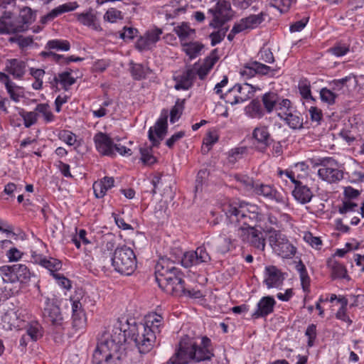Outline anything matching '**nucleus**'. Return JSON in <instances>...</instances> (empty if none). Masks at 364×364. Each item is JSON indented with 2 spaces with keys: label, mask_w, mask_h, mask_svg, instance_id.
Here are the masks:
<instances>
[{
  "label": "nucleus",
  "mask_w": 364,
  "mask_h": 364,
  "mask_svg": "<svg viewBox=\"0 0 364 364\" xmlns=\"http://www.w3.org/2000/svg\"><path fill=\"white\" fill-rule=\"evenodd\" d=\"M163 323V317L157 314L149 316L144 323L135 321V326H132L131 333L138 335L141 338L140 348L145 353H149L154 346L156 336L161 333V327Z\"/></svg>",
  "instance_id": "obj_4"
},
{
  "label": "nucleus",
  "mask_w": 364,
  "mask_h": 364,
  "mask_svg": "<svg viewBox=\"0 0 364 364\" xmlns=\"http://www.w3.org/2000/svg\"><path fill=\"white\" fill-rule=\"evenodd\" d=\"M123 30L124 31L119 33V37L124 41L134 39L138 33V30L136 28L132 27L127 28V26H124Z\"/></svg>",
  "instance_id": "obj_64"
},
{
  "label": "nucleus",
  "mask_w": 364,
  "mask_h": 364,
  "mask_svg": "<svg viewBox=\"0 0 364 364\" xmlns=\"http://www.w3.org/2000/svg\"><path fill=\"white\" fill-rule=\"evenodd\" d=\"M36 262L50 271L52 276L53 274H56L55 272L62 268L61 261L53 257L47 259L46 257L39 256L36 259Z\"/></svg>",
  "instance_id": "obj_33"
},
{
  "label": "nucleus",
  "mask_w": 364,
  "mask_h": 364,
  "mask_svg": "<svg viewBox=\"0 0 364 364\" xmlns=\"http://www.w3.org/2000/svg\"><path fill=\"white\" fill-rule=\"evenodd\" d=\"M58 138L69 146H73L76 142V135L70 131L62 130L58 134Z\"/></svg>",
  "instance_id": "obj_57"
},
{
  "label": "nucleus",
  "mask_w": 364,
  "mask_h": 364,
  "mask_svg": "<svg viewBox=\"0 0 364 364\" xmlns=\"http://www.w3.org/2000/svg\"><path fill=\"white\" fill-rule=\"evenodd\" d=\"M305 336L308 338L307 346L312 347L317 336L316 325L314 323L309 324L306 329Z\"/></svg>",
  "instance_id": "obj_59"
},
{
  "label": "nucleus",
  "mask_w": 364,
  "mask_h": 364,
  "mask_svg": "<svg viewBox=\"0 0 364 364\" xmlns=\"http://www.w3.org/2000/svg\"><path fill=\"white\" fill-rule=\"evenodd\" d=\"M226 220L238 229L257 228L264 220V214L259 206L245 200L233 201L223 207Z\"/></svg>",
  "instance_id": "obj_1"
},
{
  "label": "nucleus",
  "mask_w": 364,
  "mask_h": 364,
  "mask_svg": "<svg viewBox=\"0 0 364 364\" xmlns=\"http://www.w3.org/2000/svg\"><path fill=\"white\" fill-rule=\"evenodd\" d=\"M12 16L11 11H4L0 17V34L20 33L26 30L23 24L16 25Z\"/></svg>",
  "instance_id": "obj_19"
},
{
  "label": "nucleus",
  "mask_w": 364,
  "mask_h": 364,
  "mask_svg": "<svg viewBox=\"0 0 364 364\" xmlns=\"http://www.w3.org/2000/svg\"><path fill=\"white\" fill-rule=\"evenodd\" d=\"M261 229L266 234H269V245L278 255L283 258H291L295 255L296 248L279 230L267 225L261 227Z\"/></svg>",
  "instance_id": "obj_8"
},
{
  "label": "nucleus",
  "mask_w": 364,
  "mask_h": 364,
  "mask_svg": "<svg viewBox=\"0 0 364 364\" xmlns=\"http://www.w3.org/2000/svg\"><path fill=\"white\" fill-rule=\"evenodd\" d=\"M236 90L240 95L235 96L233 101L226 100L227 102H230L232 105L244 102L247 100L252 98L254 96L256 88L248 83H244L243 85L240 84H235L232 88H230L225 94H222L220 99L225 100L226 97L233 91Z\"/></svg>",
  "instance_id": "obj_14"
},
{
  "label": "nucleus",
  "mask_w": 364,
  "mask_h": 364,
  "mask_svg": "<svg viewBox=\"0 0 364 364\" xmlns=\"http://www.w3.org/2000/svg\"><path fill=\"white\" fill-rule=\"evenodd\" d=\"M181 346L188 355V358L196 363L202 361H210L215 356L213 349L211 348V340L206 336L201 338L200 344L191 341L188 338L181 339Z\"/></svg>",
  "instance_id": "obj_7"
},
{
  "label": "nucleus",
  "mask_w": 364,
  "mask_h": 364,
  "mask_svg": "<svg viewBox=\"0 0 364 364\" xmlns=\"http://www.w3.org/2000/svg\"><path fill=\"white\" fill-rule=\"evenodd\" d=\"M114 186V178L113 177L105 176L100 181L94 182L92 188L95 196L97 198H103L107 191Z\"/></svg>",
  "instance_id": "obj_25"
},
{
  "label": "nucleus",
  "mask_w": 364,
  "mask_h": 364,
  "mask_svg": "<svg viewBox=\"0 0 364 364\" xmlns=\"http://www.w3.org/2000/svg\"><path fill=\"white\" fill-rule=\"evenodd\" d=\"M196 78L195 70L189 68L181 75L173 77V80L176 82L174 88L176 90H188L193 87Z\"/></svg>",
  "instance_id": "obj_20"
},
{
  "label": "nucleus",
  "mask_w": 364,
  "mask_h": 364,
  "mask_svg": "<svg viewBox=\"0 0 364 364\" xmlns=\"http://www.w3.org/2000/svg\"><path fill=\"white\" fill-rule=\"evenodd\" d=\"M244 236H246L247 242L251 246L259 250H264L265 247V237L262 231L257 228H250L249 229H242Z\"/></svg>",
  "instance_id": "obj_21"
},
{
  "label": "nucleus",
  "mask_w": 364,
  "mask_h": 364,
  "mask_svg": "<svg viewBox=\"0 0 364 364\" xmlns=\"http://www.w3.org/2000/svg\"><path fill=\"white\" fill-rule=\"evenodd\" d=\"M26 63L23 60L12 58L6 63L5 70L15 79H21L26 73Z\"/></svg>",
  "instance_id": "obj_22"
},
{
  "label": "nucleus",
  "mask_w": 364,
  "mask_h": 364,
  "mask_svg": "<svg viewBox=\"0 0 364 364\" xmlns=\"http://www.w3.org/2000/svg\"><path fill=\"white\" fill-rule=\"evenodd\" d=\"M231 239L225 235H220L211 242H206V245L211 247L216 253L225 255L230 250Z\"/></svg>",
  "instance_id": "obj_24"
},
{
  "label": "nucleus",
  "mask_w": 364,
  "mask_h": 364,
  "mask_svg": "<svg viewBox=\"0 0 364 364\" xmlns=\"http://www.w3.org/2000/svg\"><path fill=\"white\" fill-rule=\"evenodd\" d=\"M285 117L282 113H278L277 116L284 120L290 128L293 129H301L303 128V119L296 114L290 112H284Z\"/></svg>",
  "instance_id": "obj_35"
},
{
  "label": "nucleus",
  "mask_w": 364,
  "mask_h": 364,
  "mask_svg": "<svg viewBox=\"0 0 364 364\" xmlns=\"http://www.w3.org/2000/svg\"><path fill=\"white\" fill-rule=\"evenodd\" d=\"M277 301L272 296H262L257 304L255 310L252 313L251 318L254 320L264 318L272 314Z\"/></svg>",
  "instance_id": "obj_17"
},
{
  "label": "nucleus",
  "mask_w": 364,
  "mask_h": 364,
  "mask_svg": "<svg viewBox=\"0 0 364 364\" xmlns=\"http://www.w3.org/2000/svg\"><path fill=\"white\" fill-rule=\"evenodd\" d=\"M253 145L257 151L264 153L267 148L274 142L268 127L266 126L257 127L252 132Z\"/></svg>",
  "instance_id": "obj_15"
},
{
  "label": "nucleus",
  "mask_w": 364,
  "mask_h": 364,
  "mask_svg": "<svg viewBox=\"0 0 364 364\" xmlns=\"http://www.w3.org/2000/svg\"><path fill=\"white\" fill-rule=\"evenodd\" d=\"M195 257H197L199 264L201 263H208L211 260V257L207 252L205 244L197 247L194 251Z\"/></svg>",
  "instance_id": "obj_53"
},
{
  "label": "nucleus",
  "mask_w": 364,
  "mask_h": 364,
  "mask_svg": "<svg viewBox=\"0 0 364 364\" xmlns=\"http://www.w3.org/2000/svg\"><path fill=\"white\" fill-rule=\"evenodd\" d=\"M36 112H39L43 114L46 122H51L55 119V116L50 110V106L47 103L38 104L35 108Z\"/></svg>",
  "instance_id": "obj_46"
},
{
  "label": "nucleus",
  "mask_w": 364,
  "mask_h": 364,
  "mask_svg": "<svg viewBox=\"0 0 364 364\" xmlns=\"http://www.w3.org/2000/svg\"><path fill=\"white\" fill-rule=\"evenodd\" d=\"M257 58L259 60L267 63H273L275 60L274 55L269 48L262 47L257 53Z\"/></svg>",
  "instance_id": "obj_52"
},
{
  "label": "nucleus",
  "mask_w": 364,
  "mask_h": 364,
  "mask_svg": "<svg viewBox=\"0 0 364 364\" xmlns=\"http://www.w3.org/2000/svg\"><path fill=\"white\" fill-rule=\"evenodd\" d=\"M155 278L159 287L167 294L177 296L184 291L183 273L168 259H159L157 262Z\"/></svg>",
  "instance_id": "obj_3"
},
{
  "label": "nucleus",
  "mask_w": 364,
  "mask_h": 364,
  "mask_svg": "<svg viewBox=\"0 0 364 364\" xmlns=\"http://www.w3.org/2000/svg\"><path fill=\"white\" fill-rule=\"evenodd\" d=\"M245 111L246 114L251 118L261 119L266 114L258 98L252 100L250 104L245 107Z\"/></svg>",
  "instance_id": "obj_29"
},
{
  "label": "nucleus",
  "mask_w": 364,
  "mask_h": 364,
  "mask_svg": "<svg viewBox=\"0 0 364 364\" xmlns=\"http://www.w3.org/2000/svg\"><path fill=\"white\" fill-rule=\"evenodd\" d=\"M183 346H181V341L178 343V348H177L174 355L175 358H171L167 364H187L189 362L188 355L186 353Z\"/></svg>",
  "instance_id": "obj_41"
},
{
  "label": "nucleus",
  "mask_w": 364,
  "mask_h": 364,
  "mask_svg": "<svg viewBox=\"0 0 364 364\" xmlns=\"http://www.w3.org/2000/svg\"><path fill=\"white\" fill-rule=\"evenodd\" d=\"M267 15L268 14L266 11H262L257 15L251 14L244 18V20L248 29H253L260 25L265 20V18L267 16Z\"/></svg>",
  "instance_id": "obj_38"
},
{
  "label": "nucleus",
  "mask_w": 364,
  "mask_h": 364,
  "mask_svg": "<svg viewBox=\"0 0 364 364\" xmlns=\"http://www.w3.org/2000/svg\"><path fill=\"white\" fill-rule=\"evenodd\" d=\"M0 274L4 283L13 284L12 287H4L5 291L11 296L17 294L21 289V284L28 282L31 275L29 269L23 264L4 265L0 267Z\"/></svg>",
  "instance_id": "obj_5"
},
{
  "label": "nucleus",
  "mask_w": 364,
  "mask_h": 364,
  "mask_svg": "<svg viewBox=\"0 0 364 364\" xmlns=\"http://www.w3.org/2000/svg\"><path fill=\"white\" fill-rule=\"evenodd\" d=\"M46 48L58 51H68L70 49V43L67 40L53 39L47 42Z\"/></svg>",
  "instance_id": "obj_40"
},
{
  "label": "nucleus",
  "mask_w": 364,
  "mask_h": 364,
  "mask_svg": "<svg viewBox=\"0 0 364 364\" xmlns=\"http://www.w3.org/2000/svg\"><path fill=\"white\" fill-rule=\"evenodd\" d=\"M252 65L255 68L257 75L273 77L280 69L279 67H271L257 60H252Z\"/></svg>",
  "instance_id": "obj_34"
},
{
  "label": "nucleus",
  "mask_w": 364,
  "mask_h": 364,
  "mask_svg": "<svg viewBox=\"0 0 364 364\" xmlns=\"http://www.w3.org/2000/svg\"><path fill=\"white\" fill-rule=\"evenodd\" d=\"M181 264L186 268H188L194 265H198L199 262L197 257H195L194 251L185 252Z\"/></svg>",
  "instance_id": "obj_50"
},
{
  "label": "nucleus",
  "mask_w": 364,
  "mask_h": 364,
  "mask_svg": "<svg viewBox=\"0 0 364 364\" xmlns=\"http://www.w3.org/2000/svg\"><path fill=\"white\" fill-rule=\"evenodd\" d=\"M280 96L274 92H267L262 97L263 108L267 114H271L276 109Z\"/></svg>",
  "instance_id": "obj_30"
},
{
  "label": "nucleus",
  "mask_w": 364,
  "mask_h": 364,
  "mask_svg": "<svg viewBox=\"0 0 364 364\" xmlns=\"http://www.w3.org/2000/svg\"><path fill=\"white\" fill-rule=\"evenodd\" d=\"M26 335L32 341H36L43 336L41 326L38 322L30 323L26 328Z\"/></svg>",
  "instance_id": "obj_43"
},
{
  "label": "nucleus",
  "mask_w": 364,
  "mask_h": 364,
  "mask_svg": "<svg viewBox=\"0 0 364 364\" xmlns=\"http://www.w3.org/2000/svg\"><path fill=\"white\" fill-rule=\"evenodd\" d=\"M218 135L211 132H209L207 134V136L203 139V145L205 146L207 149L205 150L204 147H202L203 154H207L211 149L213 145L218 141Z\"/></svg>",
  "instance_id": "obj_55"
},
{
  "label": "nucleus",
  "mask_w": 364,
  "mask_h": 364,
  "mask_svg": "<svg viewBox=\"0 0 364 364\" xmlns=\"http://www.w3.org/2000/svg\"><path fill=\"white\" fill-rule=\"evenodd\" d=\"M173 31L178 36L181 43L188 38L192 34L196 33V30L191 28L188 23L183 22L181 25L176 26L173 28Z\"/></svg>",
  "instance_id": "obj_37"
},
{
  "label": "nucleus",
  "mask_w": 364,
  "mask_h": 364,
  "mask_svg": "<svg viewBox=\"0 0 364 364\" xmlns=\"http://www.w3.org/2000/svg\"><path fill=\"white\" fill-rule=\"evenodd\" d=\"M168 110L162 109L160 117L157 119L154 127L148 131V138L151 142L152 146L158 147L161 141L168 132Z\"/></svg>",
  "instance_id": "obj_11"
},
{
  "label": "nucleus",
  "mask_w": 364,
  "mask_h": 364,
  "mask_svg": "<svg viewBox=\"0 0 364 364\" xmlns=\"http://www.w3.org/2000/svg\"><path fill=\"white\" fill-rule=\"evenodd\" d=\"M338 95L327 87H323L320 90L321 100L328 105H333L336 102Z\"/></svg>",
  "instance_id": "obj_47"
},
{
  "label": "nucleus",
  "mask_w": 364,
  "mask_h": 364,
  "mask_svg": "<svg viewBox=\"0 0 364 364\" xmlns=\"http://www.w3.org/2000/svg\"><path fill=\"white\" fill-rule=\"evenodd\" d=\"M84 294L85 292L82 289H77L75 290V294L70 296L73 314L84 311L82 303L81 302V300L83 299Z\"/></svg>",
  "instance_id": "obj_42"
},
{
  "label": "nucleus",
  "mask_w": 364,
  "mask_h": 364,
  "mask_svg": "<svg viewBox=\"0 0 364 364\" xmlns=\"http://www.w3.org/2000/svg\"><path fill=\"white\" fill-rule=\"evenodd\" d=\"M135 326V321L133 319L127 320L124 324L121 321H118L114 326L112 333L104 332L101 338L107 343L112 350H114L117 355V360H122L126 356L125 348L124 345L129 340L134 341L135 346L137 348L141 354H146L140 348L141 338L136 333L132 335L131 333L132 327Z\"/></svg>",
  "instance_id": "obj_2"
},
{
  "label": "nucleus",
  "mask_w": 364,
  "mask_h": 364,
  "mask_svg": "<svg viewBox=\"0 0 364 364\" xmlns=\"http://www.w3.org/2000/svg\"><path fill=\"white\" fill-rule=\"evenodd\" d=\"M341 166L342 165L340 163L331 158L330 161L327 162V166L325 168L318 169V175L320 178L329 183L338 182L343 178V171Z\"/></svg>",
  "instance_id": "obj_12"
},
{
  "label": "nucleus",
  "mask_w": 364,
  "mask_h": 364,
  "mask_svg": "<svg viewBox=\"0 0 364 364\" xmlns=\"http://www.w3.org/2000/svg\"><path fill=\"white\" fill-rule=\"evenodd\" d=\"M183 252L180 248H172L170 251L169 257H161L160 259H168L170 262H173V265L176 263H181L183 259Z\"/></svg>",
  "instance_id": "obj_56"
},
{
  "label": "nucleus",
  "mask_w": 364,
  "mask_h": 364,
  "mask_svg": "<svg viewBox=\"0 0 364 364\" xmlns=\"http://www.w3.org/2000/svg\"><path fill=\"white\" fill-rule=\"evenodd\" d=\"M117 355L106 341L100 338L92 355V364H113L112 360L114 358L117 359Z\"/></svg>",
  "instance_id": "obj_13"
},
{
  "label": "nucleus",
  "mask_w": 364,
  "mask_h": 364,
  "mask_svg": "<svg viewBox=\"0 0 364 364\" xmlns=\"http://www.w3.org/2000/svg\"><path fill=\"white\" fill-rule=\"evenodd\" d=\"M235 179L239 182L246 191H255L256 184L255 183L252 178L247 175L236 174L235 176Z\"/></svg>",
  "instance_id": "obj_48"
},
{
  "label": "nucleus",
  "mask_w": 364,
  "mask_h": 364,
  "mask_svg": "<svg viewBox=\"0 0 364 364\" xmlns=\"http://www.w3.org/2000/svg\"><path fill=\"white\" fill-rule=\"evenodd\" d=\"M209 171L208 169H200L196 176V184H195V192H199L203 191V186L207 184L208 178L209 176Z\"/></svg>",
  "instance_id": "obj_45"
},
{
  "label": "nucleus",
  "mask_w": 364,
  "mask_h": 364,
  "mask_svg": "<svg viewBox=\"0 0 364 364\" xmlns=\"http://www.w3.org/2000/svg\"><path fill=\"white\" fill-rule=\"evenodd\" d=\"M254 192L257 195L263 196L269 200H275L277 203L283 202L282 196L269 185L256 184Z\"/></svg>",
  "instance_id": "obj_26"
},
{
  "label": "nucleus",
  "mask_w": 364,
  "mask_h": 364,
  "mask_svg": "<svg viewBox=\"0 0 364 364\" xmlns=\"http://www.w3.org/2000/svg\"><path fill=\"white\" fill-rule=\"evenodd\" d=\"M292 196L297 202L306 204L311 200L314 194L310 188L300 181L296 182L292 191Z\"/></svg>",
  "instance_id": "obj_23"
},
{
  "label": "nucleus",
  "mask_w": 364,
  "mask_h": 364,
  "mask_svg": "<svg viewBox=\"0 0 364 364\" xmlns=\"http://www.w3.org/2000/svg\"><path fill=\"white\" fill-rule=\"evenodd\" d=\"M93 141L97 151L101 155L111 157L116 155L114 152L115 144L108 134L99 132L95 134Z\"/></svg>",
  "instance_id": "obj_16"
},
{
  "label": "nucleus",
  "mask_w": 364,
  "mask_h": 364,
  "mask_svg": "<svg viewBox=\"0 0 364 364\" xmlns=\"http://www.w3.org/2000/svg\"><path fill=\"white\" fill-rule=\"evenodd\" d=\"M77 19L84 26L91 27L96 31L100 29V25L97 21V16L93 13L92 9H90L86 12L77 14Z\"/></svg>",
  "instance_id": "obj_31"
},
{
  "label": "nucleus",
  "mask_w": 364,
  "mask_h": 364,
  "mask_svg": "<svg viewBox=\"0 0 364 364\" xmlns=\"http://www.w3.org/2000/svg\"><path fill=\"white\" fill-rule=\"evenodd\" d=\"M208 13L213 16V20L209 26L213 28L223 27L235 16V11L231 8L230 2L227 0L218 1L215 7L209 9Z\"/></svg>",
  "instance_id": "obj_10"
},
{
  "label": "nucleus",
  "mask_w": 364,
  "mask_h": 364,
  "mask_svg": "<svg viewBox=\"0 0 364 364\" xmlns=\"http://www.w3.org/2000/svg\"><path fill=\"white\" fill-rule=\"evenodd\" d=\"M186 100L177 99L175 105L173 106L170 111V122L173 124L177 122L181 117L185 108Z\"/></svg>",
  "instance_id": "obj_39"
},
{
  "label": "nucleus",
  "mask_w": 364,
  "mask_h": 364,
  "mask_svg": "<svg viewBox=\"0 0 364 364\" xmlns=\"http://www.w3.org/2000/svg\"><path fill=\"white\" fill-rule=\"evenodd\" d=\"M218 52V48L213 49L210 55L205 58L203 65L211 70L219 59Z\"/></svg>",
  "instance_id": "obj_61"
},
{
  "label": "nucleus",
  "mask_w": 364,
  "mask_h": 364,
  "mask_svg": "<svg viewBox=\"0 0 364 364\" xmlns=\"http://www.w3.org/2000/svg\"><path fill=\"white\" fill-rule=\"evenodd\" d=\"M330 51L334 55L341 57L345 55L349 51V46L339 43L330 48Z\"/></svg>",
  "instance_id": "obj_62"
},
{
  "label": "nucleus",
  "mask_w": 364,
  "mask_h": 364,
  "mask_svg": "<svg viewBox=\"0 0 364 364\" xmlns=\"http://www.w3.org/2000/svg\"><path fill=\"white\" fill-rule=\"evenodd\" d=\"M263 283L268 289L279 288L284 280V275L276 266H267L264 272Z\"/></svg>",
  "instance_id": "obj_18"
},
{
  "label": "nucleus",
  "mask_w": 364,
  "mask_h": 364,
  "mask_svg": "<svg viewBox=\"0 0 364 364\" xmlns=\"http://www.w3.org/2000/svg\"><path fill=\"white\" fill-rule=\"evenodd\" d=\"M141 160L145 165H152L156 162V157L152 154V146L140 147Z\"/></svg>",
  "instance_id": "obj_44"
},
{
  "label": "nucleus",
  "mask_w": 364,
  "mask_h": 364,
  "mask_svg": "<svg viewBox=\"0 0 364 364\" xmlns=\"http://www.w3.org/2000/svg\"><path fill=\"white\" fill-rule=\"evenodd\" d=\"M328 267L331 269V276L333 279H345L348 281L350 280V277L347 273L346 267L341 263L328 259L327 261Z\"/></svg>",
  "instance_id": "obj_27"
},
{
  "label": "nucleus",
  "mask_w": 364,
  "mask_h": 364,
  "mask_svg": "<svg viewBox=\"0 0 364 364\" xmlns=\"http://www.w3.org/2000/svg\"><path fill=\"white\" fill-rule=\"evenodd\" d=\"M255 68L252 65V60L243 65L240 73L245 80L250 79L257 75Z\"/></svg>",
  "instance_id": "obj_60"
},
{
  "label": "nucleus",
  "mask_w": 364,
  "mask_h": 364,
  "mask_svg": "<svg viewBox=\"0 0 364 364\" xmlns=\"http://www.w3.org/2000/svg\"><path fill=\"white\" fill-rule=\"evenodd\" d=\"M73 326L78 330L83 328L86 323V316L85 311L73 313L72 314Z\"/></svg>",
  "instance_id": "obj_51"
},
{
  "label": "nucleus",
  "mask_w": 364,
  "mask_h": 364,
  "mask_svg": "<svg viewBox=\"0 0 364 364\" xmlns=\"http://www.w3.org/2000/svg\"><path fill=\"white\" fill-rule=\"evenodd\" d=\"M58 80L63 88L68 91L70 87L76 82V79L69 74V72H63L58 74Z\"/></svg>",
  "instance_id": "obj_49"
},
{
  "label": "nucleus",
  "mask_w": 364,
  "mask_h": 364,
  "mask_svg": "<svg viewBox=\"0 0 364 364\" xmlns=\"http://www.w3.org/2000/svg\"><path fill=\"white\" fill-rule=\"evenodd\" d=\"M358 207V204L349 200H343L342 202V205L337 207L338 211L340 214L344 215L349 212H353L355 210V208Z\"/></svg>",
  "instance_id": "obj_58"
},
{
  "label": "nucleus",
  "mask_w": 364,
  "mask_h": 364,
  "mask_svg": "<svg viewBox=\"0 0 364 364\" xmlns=\"http://www.w3.org/2000/svg\"><path fill=\"white\" fill-rule=\"evenodd\" d=\"M43 318L44 322L50 326L54 333H63L66 323L64 321L57 298H46Z\"/></svg>",
  "instance_id": "obj_9"
},
{
  "label": "nucleus",
  "mask_w": 364,
  "mask_h": 364,
  "mask_svg": "<svg viewBox=\"0 0 364 364\" xmlns=\"http://www.w3.org/2000/svg\"><path fill=\"white\" fill-rule=\"evenodd\" d=\"M18 114L23 120V124L26 128H29L32 125L36 124L38 114L36 111L27 112L23 108L16 107Z\"/></svg>",
  "instance_id": "obj_36"
},
{
  "label": "nucleus",
  "mask_w": 364,
  "mask_h": 364,
  "mask_svg": "<svg viewBox=\"0 0 364 364\" xmlns=\"http://www.w3.org/2000/svg\"><path fill=\"white\" fill-rule=\"evenodd\" d=\"M129 72L134 80L139 81L146 79L147 75L151 73V70L141 63L131 61L129 63Z\"/></svg>",
  "instance_id": "obj_28"
},
{
  "label": "nucleus",
  "mask_w": 364,
  "mask_h": 364,
  "mask_svg": "<svg viewBox=\"0 0 364 364\" xmlns=\"http://www.w3.org/2000/svg\"><path fill=\"white\" fill-rule=\"evenodd\" d=\"M123 15L121 11L115 8L109 9L104 15L105 21L110 23H115L118 19H122Z\"/></svg>",
  "instance_id": "obj_54"
},
{
  "label": "nucleus",
  "mask_w": 364,
  "mask_h": 364,
  "mask_svg": "<svg viewBox=\"0 0 364 364\" xmlns=\"http://www.w3.org/2000/svg\"><path fill=\"white\" fill-rule=\"evenodd\" d=\"M181 46L182 50L189 57L191 60L198 57L204 48V45L198 41L181 43Z\"/></svg>",
  "instance_id": "obj_32"
},
{
  "label": "nucleus",
  "mask_w": 364,
  "mask_h": 364,
  "mask_svg": "<svg viewBox=\"0 0 364 364\" xmlns=\"http://www.w3.org/2000/svg\"><path fill=\"white\" fill-rule=\"evenodd\" d=\"M114 270L122 275L132 274L136 268V257L134 250L127 245L117 247L112 257Z\"/></svg>",
  "instance_id": "obj_6"
},
{
  "label": "nucleus",
  "mask_w": 364,
  "mask_h": 364,
  "mask_svg": "<svg viewBox=\"0 0 364 364\" xmlns=\"http://www.w3.org/2000/svg\"><path fill=\"white\" fill-rule=\"evenodd\" d=\"M269 5L284 13L289 9L290 2L289 0H270Z\"/></svg>",
  "instance_id": "obj_63"
}]
</instances>
